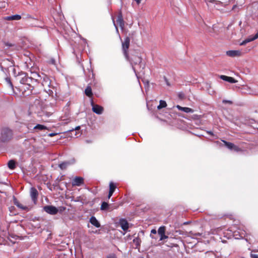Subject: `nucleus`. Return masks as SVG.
I'll use <instances>...</instances> for the list:
<instances>
[{"label": "nucleus", "mask_w": 258, "mask_h": 258, "mask_svg": "<svg viewBox=\"0 0 258 258\" xmlns=\"http://www.w3.org/2000/svg\"><path fill=\"white\" fill-rule=\"evenodd\" d=\"M38 195L37 190L34 187L31 188L30 190V196L33 200V201L35 203L37 200V197Z\"/></svg>", "instance_id": "nucleus-11"}, {"label": "nucleus", "mask_w": 258, "mask_h": 258, "mask_svg": "<svg viewBox=\"0 0 258 258\" xmlns=\"http://www.w3.org/2000/svg\"><path fill=\"white\" fill-rule=\"evenodd\" d=\"M133 70H134L135 73L137 74V73H136V69L133 68Z\"/></svg>", "instance_id": "nucleus-38"}, {"label": "nucleus", "mask_w": 258, "mask_h": 258, "mask_svg": "<svg viewBox=\"0 0 258 258\" xmlns=\"http://www.w3.org/2000/svg\"><path fill=\"white\" fill-rule=\"evenodd\" d=\"M167 106L166 102L165 101L163 100H160V104L157 106V108L158 109H161L162 108L165 107Z\"/></svg>", "instance_id": "nucleus-20"}, {"label": "nucleus", "mask_w": 258, "mask_h": 258, "mask_svg": "<svg viewBox=\"0 0 258 258\" xmlns=\"http://www.w3.org/2000/svg\"><path fill=\"white\" fill-rule=\"evenodd\" d=\"M179 97L182 98L183 97V94L181 93L179 94Z\"/></svg>", "instance_id": "nucleus-35"}, {"label": "nucleus", "mask_w": 258, "mask_h": 258, "mask_svg": "<svg viewBox=\"0 0 258 258\" xmlns=\"http://www.w3.org/2000/svg\"><path fill=\"white\" fill-rule=\"evenodd\" d=\"M8 167L11 169H14L15 168V162L11 160L8 162Z\"/></svg>", "instance_id": "nucleus-21"}, {"label": "nucleus", "mask_w": 258, "mask_h": 258, "mask_svg": "<svg viewBox=\"0 0 258 258\" xmlns=\"http://www.w3.org/2000/svg\"><path fill=\"white\" fill-rule=\"evenodd\" d=\"M176 108H178V110L180 111H182L183 112H185L186 113H192L194 112V110L188 107H181L180 105H177L176 106Z\"/></svg>", "instance_id": "nucleus-13"}, {"label": "nucleus", "mask_w": 258, "mask_h": 258, "mask_svg": "<svg viewBox=\"0 0 258 258\" xmlns=\"http://www.w3.org/2000/svg\"><path fill=\"white\" fill-rule=\"evenodd\" d=\"M226 54L231 57L238 56L241 54V51L239 50H229L226 52Z\"/></svg>", "instance_id": "nucleus-8"}, {"label": "nucleus", "mask_w": 258, "mask_h": 258, "mask_svg": "<svg viewBox=\"0 0 258 258\" xmlns=\"http://www.w3.org/2000/svg\"><path fill=\"white\" fill-rule=\"evenodd\" d=\"M223 142L224 143L225 146L229 149L232 150V148L233 147L234 144L233 143L227 142L225 141H223Z\"/></svg>", "instance_id": "nucleus-23"}, {"label": "nucleus", "mask_w": 258, "mask_h": 258, "mask_svg": "<svg viewBox=\"0 0 258 258\" xmlns=\"http://www.w3.org/2000/svg\"><path fill=\"white\" fill-rule=\"evenodd\" d=\"M108 204L106 202H103L102 205H101V210H105L107 209V208L108 207Z\"/></svg>", "instance_id": "nucleus-24"}, {"label": "nucleus", "mask_w": 258, "mask_h": 258, "mask_svg": "<svg viewBox=\"0 0 258 258\" xmlns=\"http://www.w3.org/2000/svg\"><path fill=\"white\" fill-rule=\"evenodd\" d=\"M49 63L51 64H55L56 63V62L54 59L52 58L50 59V61Z\"/></svg>", "instance_id": "nucleus-30"}, {"label": "nucleus", "mask_w": 258, "mask_h": 258, "mask_svg": "<svg viewBox=\"0 0 258 258\" xmlns=\"http://www.w3.org/2000/svg\"><path fill=\"white\" fill-rule=\"evenodd\" d=\"M258 38V31H257L256 33L254 35H250L247 38L245 39L244 41H243L242 42L240 43V45H243L245 44H246L248 42H249L250 41H253L255 39Z\"/></svg>", "instance_id": "nucleus-6"}, {"label": "nucleus", "mask_w": 258, "mask_h": 258, "mask_svg": "<svg viewBox=\"0 0 258 258\" xmlns=\"http://www.w3.org/2000/svg\"><path fill=\"white\" fill-rule=\"evenodd\" d=\"M166 84L168 85V86H169V82L166 80Z\"/></svg>", "instance_id": "nucleus-36"}, {"label": "nucleus", "mask_w": 258, "mask_h": 258, "mask_svg": "<svg viewBox=\"0 0 258 258\" xmlns=\"http://www.w3.org/2000/svg\"><path fill=\"white\" fill-rule=\"evenodd\" d=\"M21 18V16L19 15H15L11 16H8L6 18V20H19Z\"/></svg>", "instance_id": "nucleus-16"}, {"label": "nucleus", "mask_w": 258, "mask_h": 258, "mask_svg": "<svg viewBox=\"0 0 258 258\" xmlns=\"http://www.w3.org/2000/svg\"><path fill=\"white\" fill-rule=\"evenodd\" d=\"M70 163L69 162H62L61 163H60L59 165V167L61 169H64L67 168V167L70 165Z\"/></svg>", "instance_id": "nucleus-22"}, {"label": "nucleus", "mask_w": 258, "mask_h": 258, "mask_svg": "<svg viewBox=\"0 0 258 258\" xmlns=\"http://www.w3.org/2000/svg\"><path fill=\"white\" fill-rule=\"evenodd\" d=\"M90 222L94 226L97 228H99L100 227V224L97 219L94 217L92 216L90 219Z\"/></svg>", "instance_id": "nucleus-14"}, {"label": "nucleus", "mask_w": 258, "mask_h": 258, "mask_svg": "<svg viewBox=\"0 0 258 258\" xmlns=\"http://www.w3.org/2000/svg\"><path fill=\"white\" fill-rule=\"evenodd\" d=\"M250 256L251 258H258V254L251 253Z\"/></svg>", "instance_id": "nucleus-28"}, {"label": "nucleus", "mask_w": 258, "mask_h": 258, "mask_svg": "<svg viewBox=\"0 0 258 258\" xmlns=\"http://www.w3.org/2000/svg\"><path fill=\"white\" fill-rule=\"evenodd\" d=\"M83 183V178L80 177H76L72 181L73 186H80Z\"/></svg>", "instance_id": "nucleus-9"}, {"label": "nucleus", "mask_w": 258, "mask_h": 258, "mask_svg": "<svg viewBox=\"0 0 258 258\" xmlns=\"http://www.w3.org/2000/svg\"><path fill=\"white\" fill-rule=\"evenodd\" d=\"M134 242L136 243L137 245H139L140 244V240L139 238H136L134 239Z\"/></svg>", "instance_id": "nucleus-26"}, {"label": "nucleus", "mask_w": 258, "mask_h": 258, "mask_svg": "<svg viewBox=\"0 0 258 258\" xmlns=\"http://www.w3.org/2000/svg\"><path fill=\"white\" fill-rule=\"evenodd\" d=\"M119 225L122 228V229L126 232L128 228V223L127 221L124 219H121L119 221Z\"/></svg>", "instance_id": "nucleus-7"}, {"label": "nucleus", "mask_w": 258, "mask_h": 258, "mask_svg": "<svg viewBox=\"0 0 258 258\" xmlns=\"http://www.w3.org/2000/svg\"><path fill=\"white\" fill-rule=\"evenodd\" d=\"M34 130H38L40 131L45 130L47 129L46 126L42 124H37L34 127Z\"/></svg>", "instance_id": "nucleus-18"}, {"label": "nucleus", "mask_w": 258, "mask_h": 258, "mask_svg": "<svg viewBox=\"0 0 258 258\" xmlns=\"http://www.w3.org/2000/svg\"><path fill=\"white\" fill-rule=\"evenodd\" d=\"M134 1H136V3H137L138 4H139L141 3V1H142V0H134Z\"/></svg>", "instance_id": "nucleus-34"}, {"label": "nucleus", "mask_w": 258, "mask_h": 258, "mask_svg": "<svg viewBox=\"0 0 258 258\" xmlns=\"http://www.w3.org/2000/svg\"><path fill=\"white\" fill-rule=\"evenodd\" d=\"M116 22L121 29H123L124 26L123 20L121 14H119L117 17Z\"/></svg>", "instance_id": "nucleus-15"}, {"label": "nucleus", "mask_w": 258, "mask_h": 258, "mask_svg": "<svg viewBox=\"0 0 258 258\" xmlns=\"http://www.w3.org/2000/svg\"><path fill=\"white\" fill-rule=\"evenodd\" d=\"M116 186L115 184H114L112 182H110L109 183V191L108 196V198L109 199L112 195L114 192Z\"/></svg>", "instance_id": "nucleus-12"}, {"label": "nucleus", "mask_w": 258, "mask_h": 258, "mask_svg": "<svg viewBox=\"0 0 258 258\" xmlns=\"http://www.w3.org/2000/svg\"><path fill=\"white\" fill-rule=\"evenodd\" d=\"M114 26H115V27L116 28V31H118V29L117 28V27L116 26V25H115V24L114 23Z\"/></svg>", "instance_id": "nucleus-39"}, {"label": "nucleus", "mask_w": 258, "mask_h": 258, "mask_svg": "<svg viewBox=\"0 0 258 258\" xmlns=\"http://www.w3.org/2000/svg\"><path fill=\"white\" fill-rule=\"evenodd\" d=\"M85 93L87 96L89 97H91L92 96L93 93L92 92V89L90 86H88L86 88L85 90Z\"/></svg>", "instance_id": "nucleus-17"}, {"label": "nucleus", "mask_w": 258, "mask_h": 258, "mask_svg": "<svg viewBox=\"0 0 258 258\" xmlns=\"http://www.w3.org/2000/svg\"><path fill=\"white\" fill-rule=\"evenodd\" d=\"M107 258H116V256L115 254H109L108 256H107Z\"/></svg>", "instance_id": "nucleus-27"}, {"label": "nucleus", "mask_w": 258, "mask_h": 258, "mask_svg": "<svg viewBox=\"0 0 258 258\" xmlns=\"http://www.w3.org/2000/svg\"><path fill=\"white\" fill-rule=\"evenodd\" d=\"M53 135H54V134H52V133L49 134V136H50V137H52Z\"/></svg>", "instance_id": "nucleus-37"}, {"label": "nucleus", "mask_w": 258, "mask_h": 258, "mask_svg": "<svg viewBox=\"0 0 258 258\" xmlns=\"http://www.w3.org/2000/svg\"><path fill=\"white\" fill-rule=\"evenodd\" d=\"M12 136V131L8 128H5L2 131L1 139L3 142H6L10 140Z\"/></svg>", "instance_id": "nucleus-2"}, {"label": "nucleus", "mask_w": 258, "mask_h": 258, "mask_svg": "<svg viewBox=\"0 0 258 258\" xmlns=\"http://www.w3.org/2000/svg\"><path fill=\"white\" fill-rule=\"evenodd\" d=\"M223 103H229V104H232V102L230 100H223Z\"/></svg>", "instance_id": "nucleus-29"}, {"label": "nucleus", "mask_w": 258, "mask_h": 258, "mask_svg": "<svg viewBox=\"0 0 258 258\" xmlns=\"http://www.w3.org/2000/svg\"><path fill=\"white\" fill-rule=\"evenodd\" d=\"M220 78L226 82H229L230 83H235L237 82V81L235 80L233 78L231 77H228L224 75L220 76Z\"/></svg>", "instance_id": "nucleus-10"}, {"label": "nucleus", "mask_w": 258, "mask_h": 258, "mask_svg": "<svg viewBox=\"0 0 258 258\" xmlns=\"http://www.w3.org/2000/svg\"><path fill=\"white\" fill-rule=\"evenodd\" d=\"M86 142L87 143H90V142L89 141H88V140L86 141Z\"/></svg>", "instance_id": "nucleus-40"}, {"label": "nucleus", "mask_w": 258, "mask_h": 258, "mask_svg": "<svg viewBox=\"0 0 258 258\" xmlns=\"http://www.w3.org/2000/svg\"><path fill=\"white\" fill-rule=\"evenodd\" d=\"M165 226H161L159 228L158 230V233L160 236V240H163L165 239L168 238V237L165 234Z\"/></svg>", "instance_id": "nucleus-5"}, {"label": "nucleus", "mask_w": 258, "mask_h": 258, "mask_svg": "<svg viewBox=\"0 0 258 258\" xmlns=\"http://www.w3.org/2000/svg\"><path fill=\"white\" fill-rule=\"evenodd\" d=\"M232 150H233L234 151H236V152H238V151H240V148L238 147H237L234 145L233 147L232 148Z\"/></svg>", "instance_id": "nucleus-25"}, {"label": "nucleus", "mask_w": 258, "mask_h": 258, "mask_svg": "<svg viewBox=\"0 0 258 258\" xmlns=\"http://www.w3.org/2000/svg\"><path fill=\"white\" fill-rule=\"evenodd\" d=\"M91 105L92 107V110L94 112L97 114H101L103 113V108L98 105L94 104L93 101H91Z\"/></svg>", "instance_id": "nucleus-4"}, {"label": "nucleus", "mask_w": 258, "mask_h": 258, "mask_svg": "<svg viewBox=\"0 0 258 258\" xmlns=\"http://www.w3.org/2000/svg\"><path fill=\"white\" fill-rule=\"evenodd\" d=\"M5 45L8 47H11V46H13V45L12 44L9 43H5Z\"/></svg>", "instance_id": "nucleus-31"}, {"label": "nucleus", "mask_w": 258, "mask_h": 258, "mask_svg": "<svg viewBox=\"0 0 258 258\" xmlns=\"http://www.w3.org/2000/svg\"><path fill=\"white\" fill-rule=\"evenodd\" d=\"M43 209L46 213L51 215H55L58 211L55 207L52 206H46L44 207Z\"/></svg>", "instance_id": "nucleus-3"}, {"label": "nucleus", "mask_w": 258, "mask_h": 258, "mask_svg": "<svg viewBox=\"0 0 258 258\" xmlns=\"http://www.w3.org/2000/svg\"><path fill=\"white\" fill-rule=\"evenodd\" d=\"M14 204L15 205H16L19 208L22 209V210H26L27 209V208L25 206H23L22 204H21L18 201H17L16 199L14 200Z\"/></svg>", "instance_id": "nucleus-19"}, {"label": "nucleus", "mask_w": 258, "mask_h": 258, "mask_svg": "<svg viewBox=\"0 0 258 258\" xmlns=\"http://www.w3.org/2000/svg\"><path fill=\"white\" fill-rule=\"evenodd\" d=\"M80 129V126H77L75 127V128L74 129L75 131H79V130Z\"/></svg>", "instance_id": "nucleus-33"}, {"label": "nucleus", "mask_w": 258, "mask_h": 258, "mask_svg": "<svg viewBox=\"0 0 258 258\" xmlns=\"http://www.w3.org/2000/svg\"><path fill=\"white\" fill-rule=\"evenodd\" d=\"M130 44V39L128 37H126L123 41L122 42V50L124 55L127 59L130 60L132 64H138L141 62V58L138 55L133 56L129 58L127 50Z\"/></svg>", "instance_id": "nucleus-1"}, {"label": "nucleus", "mask_w": 258, "mask_h": 258, "mask_svg": "<svg viewBox=\"0 0 258 258\" xmlns=\"http://www.w3.org/2000/svg\"><path fill=\"white\" fill-rule=\"evenodd\" d=\"M151 233H152V234H156V233H157V231H156V230H155V229H152V230H151Z\"/></svg>", "instance_id": "nucleus-32"}]
</instances>
